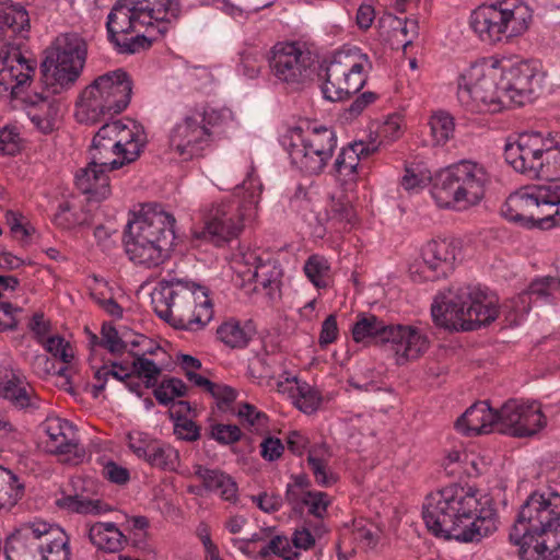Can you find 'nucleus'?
Instances as JSON below:
<instances>
[{"label": "nucleus", "mask_w": 560, "mask_h": 560, "mask_svg": "<svg viewBox=\"0 0 560 560\" xmlns=\"http://www.w3.org/2000/svg\"><path fill=\"white\" fill-rule=\"evenodd\" d=\"M50 525L45 522L24 523L5 541V560H40L45 536Z\"/></svg>", "instance_id": "nucleus-22"}, {"label": "nucleus", "mask_w": 560, "mask_h": 560, "mask_svg": "<svg viewBox=\"0 0 560 560\" xmlns=\"http://www.w3.org/2000/svg\"><path fill=\"white\" fill-rule=\"evenodd\" d=\"M459 254L457 246L446 240L429 241L421 250V258L410 268L413 281H435L446 277L453 269Z\"/></svg>", "instance_id": "nucleus-19"}, {"label": "nucleus", "mask_w": 560, "mask_h": 560, "mask_svg": "<svg viewBox=\"0 0 560 560\" xmlns=\"http://www.w3.org/2000/svg\"><path fill=\"white\" fill-rule=\"evenodd\" d=\"M546 423V417L536 401L509 399L499 409L497 431L515 438H527L539 432Z\"/></svg>", "instance_id": "nucleus-17"}, {"label": "nucleus", "mask_w": 560, "mask_h": 560, "mask_svg": "<svg viewBox=\"0 0 560 560\" xmlns=\"http://www.w3.org/2000/svg\"><path fill=\"white\" fill-rule=\"evenodd\" d=\"M530 19L528 7L520 0H503L474 10L469 24L482 42L495 44L524 33Z\"/></svg>", "instance_id": "nucleus-13"}, {"label": "nucleus", "mask_w": 560, "mask_h": 560, "mask_svg": "<svg viewBox=\"0 0 560 560\" xmlns=\"http://www.w3.org/2000/svg\"><path fill=\"white\" fill-rule=\"evenodd\" d=\"M49 441L50 453L67 456L66 460L78 464L84 457V450L79 445L75 427L66 419L48 417L40 425Z\"/></svg>", "instance_id": "nucleus-26"}, {"label": "nucleus", "mask_w": 560, "mask_h": 560, "mask_svg": "<svg viewBox=\"0 0 560 560\" xmlns=\"http://www.w3.org/2000/svg\"><path fill=\"white\" fill-rule=\"evenodd\" d=\"M129 439V448L132 453L141 459H144L148 455L149 447L151 444L155 442V439H152L145 433H138L136 436L128 435Z\"/></svg>", "instance_id": "nucleus-58"}, {"label": "nucleus", "mask_w": 560, "mask_h": 560, "mask_svg": "<svg viewBox=\"0 0 560 560\" xmlns=\"http://www.w3.org/2000/svg\"><path fill=\"white\" fill-rule=\"evenodd\" d=\"M113 168H105L101 165L92 164V156L86 167L78 171L75 175V185L83 194L91 195L93 198L101 200L109 196V178L107 173Z\"/></svg>", "instance_id": "nucleus-30"}, {"label": "nucleus", "mask_w": 560, "mask_h": 560, "mask_svg": "<svg viewBox=\"0 0 560 560\" xmlns=\"http://www.w3.org/2000/svg\"><path fill=\"white\" fill-rule=\"evenodd\" d=\"M31 106L27 116L36 128L43 133H50L55 129L59 105L54 97L35 93L30 96Z\"/></svg>", "instance_id": "nucleus-31"}, {"label": "nucleus", "mask_w": 560, "mask_h": 560, "mask_svg": "<svg viewBox=\"0 0 560 560\" xmlns=\"http://www.w3.org/2000/svg\"><path fill=\"white\" fill-rule=\"evenodd\" d=\"M104 475L109 481L117 485H125L130 478L128 469L114 462H109L104 467Z\"/></svg>", "instance_id": "nucleus-64"}, {"label": "nucleus", "mask_w": 560, "mask_h": 560, "mask_svg": "<svg viewBox=\"0 0 560 560\" xmlns=\"http://www.w3.org/2000/svg\"><path fill=\"white\" fill-rule=\"evenodd\" d=\"M40 560H70L68 537L63 532L50 526V534L45 536Z\"/></svg>", "instance_id": "nucleus-38"}, {"label": "nucleus", "mask_w": 560, "mask_h": 560, "mask_svg": "<svg viewBox=\"0 0 560 560\" xmlns=\"http://www.w3.org/2000/svg\"><path fill=\"white\" fill-rule=\"evenodd\" d=\"M502 214L527 228L548 230L560 225V185L526 187L511 194Z\"/></svg>", "instance_id": "nucleus-10"}, {"label": "nucleus", "mask_w": 560, "mask_h": 560, "mask_svg": "<svg viewBox=\"0 0 560 560\" xmlns=\"http://www.w3.org/2000/svg\"><path fill=\"white\" fill-rule=\"evenodd\" d=\"M209 394L217 400L220 409L228 408L237 397L233 387L219 383L212 384Z\"/></svg>", "instance_id": "nucleus-56"}, {"label": "nucleus", "mask_w": 560, "mask_h": 560, "mask_svg": "<svg viewBox=\"0 0 560 560\" xmlns=\"http://www.w3.org/2000/svg\"><path fill=\"white\" fill-rule=\"evenodd\" d=\"M131 93L132 81L125 70L102 74L81 93L77 118L91 125L105 121L127 108Z\"/></svg>", "instance_id": "nucleus-8"}, {"label": "nucleus", "mask_w": 560, "mask_h": 560, "mask_svg": "<svg viewBox=\"0 0 560 560\" xmlns=\"http://www.w3.org/2000/svg\"><path fill=\"white\" fill-rule=\"evenodd\" d=\"M1 396L9 400L13 407L20 410L33 412L40 408L42 399L33 387L13 377L2 385Z\"/></svg>", "instance_id": "nucleus-34"}, {"label": "nucleus", "mask_w": 560, "mask_h": 560, "mask_svg": "<svg viewBox=\"0 0 560 560\" xmlns=\"http://www.w3.org/2000/svg\"><path fill=\"white\" fill-rule=\"evenodd\" d=\"M338 336V326L337 318L334 314H330L326 317V319L322 324V329L319 334V346L325 348L337 339Z\"/></svg>", "instance_id": "nucleus-60"}, {"label": "nucleus", "mask_w": 560, "mask_h": 560, "mask_svg": "<svg viewBox=\"0 0 560 560\" xmlns=\"http://www.w3.org/2000/svg\"><path fill=\"white\" fill-rule=\"evenodd\" d=\"M307 464L313 472L315 481L322 487H330L337 481V476L328 469L327 462L310 452Z\"/></svg>", "instance_id": "nucleus-46"}, {"label": "nucleus", "mask_w": 560, "mask_h": 560, "mask_svg": "<svg viewBox=\"0 0 560 560\" xmlns=\"http://www.w3.org/2000/svg\"><path fill=\"white\" fill-rule=\"evenodd\" d=\"M132 355L135 359L131 363V376L143 378L147 388L155 387L162 369L143 354L133 353Z\"/></svg>", "instance_id": "nucleus-40"}, {"label": "nucleus", "mask_w": 560, "mask_h": 560, "mask_svg": "<svg viewBox=\"0 0 560 560\" xmlns=\"http://www.w3.org/2000/svg\"><path fill=\"white\" fill-rule=\"evenodd\" d=\"M217 335L231 348H244L252 339L253 330L249 325L242 327L238 322L229 320L218 327Z\"/></svg>", "instance_id": "nucleus-37"}, {"label": "nucleus", "mask_w": 560, "mask_h": 560, "mask_svg": "<svg viewBox=\"0 0 560 560\" xmlns=\"http://www.w3.org/2000/svg\"><path fill=\"white\" fill-rule=\"evenodd\" d=\"M243 230V213L236 201L212 206L205 214V231L215 243L229 242Z\"/></svg>", "instance_id": "nucleus-25"}, {"label": "nucleus", "mask_w": 560, "mask_h": 560, "mask_svg": "<svg viewBox=\"0 0 560 560\" xmlns=\"http://www.w3.org/2000/svg\"><path fill=\"white\" fill-rule=\"evenodd\" d=\"M499 410L490 407L488 401L470 406L456 421V429L467 436L497 431Z\"/></svg>", "instance_id": "nucleus-29"}, {"label": "nucleus", "mask_w": 560, "mask_h": 560, "mask_svg": "<svg viewBox=\"0 0 560 560\" xmlns=\"http://www.w3.org/2000/svg\"><path fill=\"white\" fill-rule=\"evenodd\" d=\"M124 246L128 258L144 268H154L163 264L170 256L172 246L163 245L153 240L131 235L124 232Z\"/></svg>", "instance_id": "nucleus-28"}, {"label": "nucleus", "mask_w": 560, "mask_h": 560, "mask_svg": "<svg viewBox=\"0 0 560 560\" xmlns=\"http://www.w3.org/2000/svg\"><path fill=\"white\" fill-rule=\"evenodd\" d=\"M88 537L93 546L105 552H118L127 544L126 536L110 522H96L90 525Z\"/></svg>", "instance_id": "nucleus-33"}, {"label": "nucleus", "mask_w": 560, "mask_h": 560, "mask_svg": "<svg viewBox=\"0 0 560 560\" xmlns=\"http://www.w3.org/2000/svg\"><path fill=\"white\" fill-rule=\"evenodd\" d=\"M40 65L43 82L52 93H60L75 83L88 56V44L77 33L61 34L45 51Z\"/></svg>", "instance_id": "nucleus-12"}, {"label": "nucleus", "mask_w": 560, "mask_h": 560, "mask_svg": "<svg viewBox=\"0 0 560 560\" xmlns=\"http://www.w3.org/2000/svg\"><path fill=\"white\" fill-rule=\"evenodd\" d=\"M302 505L308 508V513L323 518L329 505L328 494L322 491H307L303 494Z\"/></svg>", "instance_id": "nucleus-50"}, {"label": "nucleus", "mask_w": 560, "mask_h": 560, "mask_svg": "<svg viewBox=\"0 0 560 560\" xmlns=\"http://www.w3.org/2000/svg\"><path fill=\"white\" fill-rule=\"evenodd\" d=\"M268 58L273 77L288 85H300L312 74V57L296 43H277Z\"/></svg>", "instance_id": "nucleus-18"}, {"label": "nucleus", "mask_w": 560, "mask_h": 560, "mask_svg": "<svg viewBox=\"0 0 560 560\" xmlns=\"http://www.w3.org/2000/svg\"><path fill=\"white\" fill-rule=\"evenodd\" d=\"M501 89L505 98L517 105L532 101L534 93L540 88L538 71L528 61L510 66L501 63Z\"/></svg>", "instance_id": "nucleus-24"}, {"label": "nucleus", "mask_w": 560, "mask_h": 560, "mask_svg": "<svg viewBox=\"0 0 560 560\" xmlns=\"http://www.w3.org/2000/svg\"><path fill=\"white\" fill-rule=\"evenodd\" d=\"M143 460L154 468L174 471L179 463V454L172 445L155 440Z\"/></svg>", "instance_id": "nucleus-35"}, {"label": "nucleus", "mask_w": 560, "mask_h": 560, "mask_svg": "<svg viewBox=\"0 0 560 560\" xmlns=\"http://www.w3.org/2000/svg\"><path fill=\"white\" fill-rule=\"evenodd\" d=\"M334 174L346 190H351L360 176V170L352 168L338 155L334 163Z\"/></svg>", "instance_id": "nucleus-53"}, {"label": "nucleus", "mask_w": 560, "mask_h": 560, "mask_svg": "<svg viewBox=\"0 0 560 560\" xmlns=\"http://www.w3.org/2000/svg\"><path fill=\"white\" fill-rule=\"evenodd\" d=\"M260 447V455L262 458L269 462L278 459L284 451V445L282 444L281 440L273 436L266 438L261 442Z\"/></svg>", "instance_id": "nucleus-61"}, {"label": "nucleus", "mask_w": 560, "mask_h": 560, "mask_svg": "<svg viewBox=\"0 0 560 560\" xmlns=\"http://www.w3.org/2000/svg\"><path fill=\"white\" fill-rule=\"evenodd\" d=\"M304 272L308 280L317 288H325L329 275L327 259L319 255H312L304 265Z\"/></svg>", "instance_id": "nucleus-44"}, {"label": "nucleus", "mask_w": 560, "mask_h": 560, "mask_svg": "<svg viewBox=\"0 0 560 560\" xmlns=\"http://www.w3.org/2000/svg\"><path fill=\"white\" fill-rule=\"evenodd\" d=\"M355 342L371 339L376 345L392 343L396 354L406 360L417 359L429 345L428 338L418 328L404 325H387L377 316L362 315L352 328Z\"/></svg>", "instance_id": "nucleus-15"}, {"label": "nucleus", "mask_w": 560, "mask_h": 560, "mask_svg": "<svg viewBox=\"0 0 560 560\" xmlns=\"http://www.w3.org/2000/svg\"><path fill=\"white\" fill-rule=\"evenodd\" d=\"M194 112L177 122L170 132V148L183 160L198 155L211 141V131L201 126Z\"/></svg>", "instance_id": "nucleus-23"}, {"label": "nucleus", "mask_w": 560, "mask_h": 560, "mask_svg": "<svg viewBox=\"0 0 560 560\" xmlns=\"http://www.w3.org/2000/svg\"><path fill=\"white\" fill-rule=\"evenodd\" d=\"M281 144L296 170L307 175H319L334 155L337 136L334 129L325 126H307L306 129L296 126L285 131Z\"/></svg>", "instance_id": "nucleus-11"}, {"label": "nucleus", "mask_w": 560, "mask_h": 560, "mask_svg": "<svg viewBox=\"0 0 560 560\" xmlns=\"http://www.w3.org/2000/svg\"><path fill=\"white\" fill-rule=\"evenodd\" d=\"M327 213L330 220L343 223L345 225H352L355 219L354 209L346 198H332Z\"/></svg>", "instance_id": "nucleus-45"}, {"label": "nucleus", "mask_w": 560, "mask_h": 560, "mask_svg": "<svg viewBox=\"0 0 560 560\" xmlns=\"http://www.w3.org/2000/svg\"><path fill=\"white\" fill-rule=\"evenodd\" d=\"M24 494V483L11 470L0 466V510L14 506Z\"/></svg>", "instance_id": "nucleus-36"}, {"label": "nucleus", "mask_w": 560, "mask_h": 560, "mask_svg": "<svg viewBox=\"0 0 560 560\" xmlns=\"http://www.w3.org/2000/svg\"><path fill=\"white\" fill-rule=\"evenodd\" d=\"M180 0H118L110 10L106 30L112 43L121 34H132L142 27L153 28L156 23L158 32H166V23L178 18Z\"/></svg>", "instance_id": "nucleus-9"}, {"label": "nucleus", "mask_w": 560, "mask_h": 560, "mask_svg": "<svg viewBox=\"0 0 560 560\" xmlns=\"http://www.w3.org/2000/svg\"><path fill=\"white\" fill-rule=\"evenodd\" d=\"M299 396L296 397V407L305 413H313L320 405V397L317 390L311 388L306 383L298 386Z\"/></svg>", "instance_id": "nucleus-52"}, {"label": "nucleus", "mask_w": 560, "mask_h": 560, "mask_svg": "<svg viewBox=\"0 0 560 560\" xmlns=\"http://www.w3.org/2000/svg\"><path fill=\"white\" fill-rule=\"evenodd\" d=\"M353 537L366 549H373L378 544L381 532L373 524H365L363 521L354 522Z\"/></svg>", "instance_id": "nucleus-47"}, {"label": "nucleus", "mask_w": 560, "mask_h": 560, "mask_svg": "<svg viewBox=\"0 0 560 560\" xmlns=\"http://www.w3.org/2000/svg\"><path fill=\"white\" fill-rule=\"evenodd\" d=\"M101 335L100 346L107 349L110 353H122L126 350L127 342L119 337L117 329L110 323L102 325Z\"/></svg>", "instance_id": "nucleus-49"}, {"label": "nucleus", "mask_w": 560, "mask_h": 560, "mask_svg": "<svg viewBox=\"0 0 560 560\" xmlns=\"http://www.w3.org/2000/svg\"><path fill=\"white\" fill-rule=\"evenodd\" d=\"M54 222L62 229H71L78 223L77 219L71 213V206L68 201L59 203L58 210L54 217Z\"/></svg>", "instance_id": "nucleus-63"}, {"label": "nucleus", "mask_w": 560, "mask_h": 560, "mask_svg": "<svg viewBox=\"0 0 560 560\" xmlns=\"http://www.w3.org/2000/svg\"><path fill=\"white\" fill-rule=\"evenodd\" d=\"M490 176L472 161H460L439 172L431 195L440 208L457 211L477 206L485 197Z\"/></svg>", "instance_id": "nucleus-6"}, {"label": "nucleus", "mask_w": 560, "mask_h": 560, "mask_svg": "<svg viewBox=\"0 0 560 560\" xmlns=\"http://www.w3.org/2000/svg\"><path fill=\"white\" fill-rule=\"evenodd\" d=\"M371 62L357 47L337 51L326 68L322 92L326 100L339 102L358 93L366 82Z\"/></svg>", "instance_id": "nucleus-16"}, {"label": "nucleus", "mask_w": 560, "mask_h": 560, "mask_svg": "<svg viewBox=\"0 0 560 560\" xmlns=\"http://www.w3.org/2000/svg\"><path fill=\"white\" fill-rule=\"evenodd\" d=\"M258 264L256 265L252 279L255 282V290L258 287L262 289L278 287L279 278L281 276V270L276 266L275 261L268 260L262 261L260 258H256Z\"/></svg>", "instance_id": "nucleus-42"}, {"label": "nucleus", "mask_w": 560, "mask_h": 560, "mask_svg": "<svg viewBox=\"0 0 560 560\" xmlns=\"http://www.w3.org/2000/svg\"><path fill=\"white\" fill-rule=\"evenodd\" d=\"M429 125L436 144H444L453 137L455 125L450 114L445 112L435 113L431 116Z\"/></svg>", "instance_id": "nucleus-43"}, {"label": "nucleus", "mask_w": 560, "mask_h": 560, "mask_svg": "<svg viewBox=\"0 0 560 560\" xmlns=\"http://www.w3.org/2000/svg\"><path fill=\"white\" fill-rule=\"evenodd\" d=\"M560 281L552 277L534 280L526 291L498 306L495 296L476 285H462L440 293L431 306L433 322L445 329L472 331L494 322L500 312L510 324H517L533 303L553 302Z\"/></svg>", "instance_id": "nucleus-1"}, {"label": "nucleus", "mask_w": 560, "mask_h": 560, "mask_svg": "<svg viewBox=\"0 0 560 560\" xmlns=\"http://www.w3.org/2000/svg\"><path fill=\"white\" fill-rule=\"evenodd\" d=\"M5 220L13 235L21 241H25L35 232V229L28 222H25L24 217L19 212L8 211Z\"/></svg>", "instance_id": "nucleus-55"}, {"label": "nucleus", "mask_w": 560, "mask_h": 560, "mask_svg": "<svg viewBox=\"0 0 560 560\" xmlns=\"http://www.w3.org/2000/svg\"><path fill=\"white\" fill-rule=\"evenodd\" d=\"M265 56L257 48H250L241 55V69L245 77L255 79L259 75Z\"/></svg>", "instance_id": "nucleus-48"}, {"label": "nucleus", "mask_w": 560, "mask_h": 560, "mask_svg": "<svg viewBox=\"0 0 560 560\" xmlns=\"http://www.w3.org/2000/svg\"><path fill=\"white\" fill-rule=\"evenodd\" d=\"M124 246L128 258L144 268H154L163 264L170 256L172 246L163 245L153 240L131 235L124 232Z\"/></svg>", "instance_id": "nucleus-27"}, {"label": "nucleus", "mask_w": 560, "mask_h": 560, "mask_svg": "<svg viewBox=\"0 0 560 560\" xmlns=\"http://www.w3.org/2000/svg\"><path fill=\"white\" fill-rule=\"evenodd\" d=\"M175 218L161 205L145 203L126 226L131 235L153 240L163 245L173 246Z\"/></svg>", "instance_id": "nucleus-21"}, {"label": "nucleus", "mask_w": 560, "mask_h": 560, "mask_svg": "<svg viewBox=\"0 0 560 560\" xmlns=\"http://www.w3.org/2000/svg\"><path fill=\"white\" fill-rule=\"evenodd\" d=\"M174 433L184 441H196L200 436L199 427L190 419H182L175 421Z\"/></svg>", "instance_id": "nucleus-57"}, {"label": "nucleus", "mask_w": 560, "mask_h": 560, "mask_svg": "<svg viewBox=\"0 0 560 560\" xmlns=\"http://www.w3.org/2000/svg\"><path fill=\"white\" fill-rule=\"evenodd\" d=\"M132 34L135 35L121 34L119 38L112 42L117 52L132 55L148 50L152 46V39L141 31L132 32Z\"/></svg>", "instance_id": "nucleus-41"}, {"label": "nucleus", "mask_w": 560, "mask_h": 560, "mask_svg": "<svg viewBox=\"0 0 560 560\" xmlns=\"http://www.w3.org/2000/svg\"><path fill=\"white\" fill-rule=\"evenodd\" d=\"M194 475L202 482L207 491L220 492L225 501L234 502L237 499V485L231 476L219 470L196 465Z\"/></svg>", "instance_id": "nucleus-32"}, {"label": "nucleus", "mask_w": 560, "mask_h": 560, "mask_svg": "<svg viewBox=\"0 0 560 560\" xmlns=\"http://www.w3.org/2000/svg\"><path fill=\"white\" fill-rule=\"evenodd\" d=\"M147 141L142 126L135 120L105 121L94 135L89 154L93 165L119 170L139 159Z\"/></svg>", "instance_id": "nucleus-7"}, {"label": "nucleus", "mask_w": 560, "mask_h": 560, "mask_svg": "<svg viewBox=\"0 0 560 560\" xmlns=\"http://www.w3.org/2000/svg\"><path fill=\"white\" fill-rule=\"evenodd\" d=\"M30 15L22 3L0 0V39L7 42L0 48V85L5 90L23 86L36 69V61L26 59L16 46L10 44L30 32Z\"/></svg>", "instance_id": "nucleus-5"}, {"label": "nucleus", "mask_w": 560, "mask_h": 560, "mask_svg": "<svg viewBox=\"0 0 560 560\" xmlns=\"http://www.w3.org/2000/svg\"><path fill=\"white\" fill-rule=\"evenodd\" d=\"M46 351L55 358H59L63 363H70L73 359L72 348L68 341L60 336H51L42 343Z\"/></svg>", "instance_id": "nucleus-54"}, {"label": "nucleus", "mask_w": 560, "mask_h": 560, "mask_svg": "<svg viewBox=\"0 0 560 560\" xmlns=\"http://www.w3.org/2000/svg\"><path fill=\"white\" fill-rule=\"evenodd\" d=\"M19 133L12 128H3L0 130V152L13 155L19 151Z\"/></svg>", "instance_id": "nucleus-59"}, {"label": "nucleus", "mask_w": 560, "mask_h": 560, "mask_svg": "<svg viewBox=\"0 0 560 560\" xmlns=\"http://www.w3.org/2000/svg\"><path fill=\"white\" fill-rule=\"evenodd\" d=\"M422 518L438 538L479 542L498 529L499 516L490 500L481 503L471 489L453 485L427 495Z\"/></svg>", "instance_id": "nucleus-2"}, {"label": "nucleus", "mask_w": 560, "mask_h": 560, "mask_svg": "<svg viewBox=\"0 0 560 560\" xmlns=\"http://www.w3.org/2000/svg\"><path fill=\"white\" fill-rule=\"evenodd\" d=\"M501 62L489 60L472 65L460 78L458 101L471 112H497L504 103L501 89Z\"/></svg>", "instance_id": "nucleus-14"}, {"label": "nucleus", "mask_w": 560, "mask_h": 560, "mask_svg": "<svg viewBox=\"0 0 560 560\" xmlns=\"http://www.w3.org/2000/svg\"><path fill=\"white\" fill-rule=\"evenodd\" d=\"M538 178L550 182L560 180V141L549 138V145L546 147L542 155V170Z\"/></svg>", "instance_id": "nucleus-39"}, {"label": "nucleus", "mask_w": 560, "mask_h": 560, "mask_svg": "<svg viewBox=\"0 0 560 560\" xmlns=\"http://www.w3.org/2000/svg\"><path fill=\"white\" fill-rule=\"evenodd\" d=\"M31 365L34 373L42 378L47 377L55 371V361L45 353L34 355Z\"/></svg>", "instance_id": "nucleus-62"}, {"label": "nucleus", "mask_w": 560, "mask_h": 560, "mask_svg": "<svg viewBox=\"0 0 560 560\" xmlns=\"http://www.w3.org/2000/svg\"><path fill=\"white\" fill-rule=\"evenodd\" d=\"M209 436L222 445H229L241 440L242 431L235 424L215 423L210 427Z\"/></svg>", "instance_id": "nucleus-51"}, {"label": "nucleus", "mask_w": 560, "mask_h": 560, "mask_svg": "<svg viewBox=\"0 0 560 560\" xmlns=\"http://www.w3.org/2000/svg\"><path fill=\"white\" fill-rule=\"evenodd\" d=\"M152 302L156 315L176 329L201 330L214 314L206 287L172 275L159 282Z\"/></svg>", "instance_id": "nucleus-4"}, {"label": "nucleus", "mask_w": 560, "mask_h": 560, "mask_svg": "<svg viewBox=\"0 0 560 560\" xmlns=\"http://www.w3.org/2000/svg\"><path fill=\"white\" fill-rule=\"evenodd\" d=\"M523 560H560V494L533 492L522 504L510 532Z\"/></svg>", "instance_id": "nucleus-3"}, {"label": "nucleus", "mask_w": 560, "mask_h": 560, "mask_svg": "<svg viewBox=\"0 0 560 560\" xmlns=\"http://www.w3.org/2000/svg\"><path fill=\"white\" fill-rule=\"evenodd\" d=\"M549 138L540 132L521 133L515 142H508L504 147V159L516 172L538 178L542 170V155Z\"/></svg>", "instance_id": "nucleus-20"}]
</instances>
